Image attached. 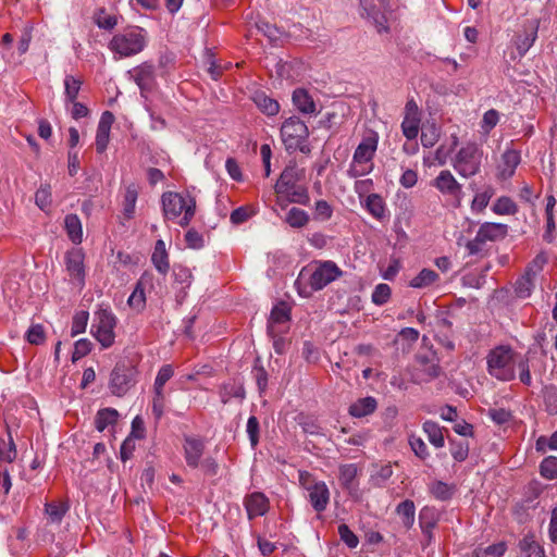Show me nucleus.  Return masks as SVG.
Here are the masks:
<instances>
[{"label":"nucleus","mask_w":557,"mask_h":557,"mask_svg":"<svg viewBox=\"0 0 557 557\" xmlns=\"http://www.w3.org/2000/svg\"><path fill=\"white\" fill-rule=\"evenodd\" d=\"M517 366L520 370V381L525 385H531L532 379L528 360L521 358L510 346H496L486 355L487 373L498 381H512L516 377Z\"/></svg>","instance_id":"obj_1"},{"label":"nucleus","mask_w":557,"mask_h":557,"mask_svg":"<svg viewBox=\"0 0 557 557\" xmlns=\"http://www.w3.org/2000/svg\"><path fill=\"white\" fill-rule=\"evenodd\" d=\"M379 138V134L372 129L364 133L361 141L355 149L352 161L348 169L350 177H360L373 170L372 161L377 150Z\"/></svg>","instance_id":"obj_2"},{"label":"nucleus","mask_w":557,"mask_h":557,"mask_svg":"<svg viewBox=\"0 0 557 557\" xmlns=\"http://www.w3.org/2000/svg\"><path fill=\"white\" fill-rule=\"evenodd\" d=\"M164 218L177 220L181 226H187L195 215L196 201L188 194L164 193L161 197Z\"/></svg>","instance_id":"obj_3"},{"label":"nucleus","mask_w":557,"mask_h":557,"mask_svg":"<svg viewBox=\"0 0 557 557\" xmlns=\"http://www.w3.org/2000/svg\"><path fill=\"white\" fill-rule=\"evenodd\" d=\"M147 46V33L138 26H131L115 34L109 49L119 58H129L140 53Z\"/></svg>","instance_id":"obj_4"},{"label":"nucleus","mask_w":557,"mask_h":557,"mask_svg":"<svg viewBox=\"0 0 557 557\" xmlns=\"http://www.w3.org/2000/svg\"><path fill=\"white\" fill-rule=\"evenodd\" d=\"M483 150L474 143L462 146L451 159L454 170L463 178H469L481 170Z\"/></svg>","instance_id":"obj_5"},{"label":"nucleus","mask_w":557,"mask_h":557,"mask_svg":"<svg viewBox=\"0 0 557 557\" xmlns=\"http://www.w3.org/2000/svg\"><path fill=\"white\" fill-rule=\"evenodd\" d=\"M343 271L333 261L317 262L312 269H302L297 283L306 280L312 290H321L342 276Z\"/></svg>","instance_id":"obj_6"},{"label":"nucleus","mask_w":557,"mask_h":557,"mask_svg":"<svg viewBox=\"0 0 557 557\" xmlns=\"http://www.w3.org/2000/svg\"><path fill=\"white\" fill-rule=\"evenodd\" d=\"M116 323V317L110 309L100 307L95 311L90 333L102 348L114 344Z\"/></svg>","instance_id":"obj_7"},{"label":"nucleus","mask_w":557,"mask_h":557,"mask_svg":"<svg viewBox=\"0 0 557 557\" xmlns=\"http://www.w3.org/2000/svg\"><path fill=\"white\" fill-rule=\"evenodd\" d=\"M281 137L287 150L305 151V144L309 137L308 126L298 116L286 119L281 126Z\"/></svg>","instance_id":"obj_8"},{"label":"nucleus","mask_w":557,"mask_h":557,"mask_svg":"<svg viewBox=\"0 0 557 557\" xmlns=\"http://www.w3.org/2000/svg\"><path fill=\"white\" fill-rule=\"evenodd\" d=\"M431 185L446 199L450 207L455 209L461 207L463 199L462 185L449 170H442Z\"/></svg>","instance_id":"obj_9"},{"label":"nucleus","mask_w":557,"mask_h":557,"mask_svg":"<svg viewBox=\"0 0 557 557\" xmlns=\"http://www.w3.org/2000/svg\"><path fill=\"white\" fill-rule=\"evenodd\" d=\"M299 481L301 486L307 491V498L314 511L318 513L323 512L331 497L330 490L325 482L311 480V475L308 472H300Z\"/></svg>","instance_id":"obj_10"},{"label":"nucleus","mask_w":557,"mask_h":557,"mask_svg":"<svg viewBox=\"0 0 557 557\" xmlns=\"http://www.w3.org/2000/svg\"><path fill=\"white\" fill-rule=\"evenodd\" d=\"M65 271L70 283L82 289L85 285V253L81 248H72L64 255Z\"/></svg>","instance_id":"obj_11"},{"label":"nucleus","mask_w":557,"mask_h":557,"mask_svg":"<svg viewBox=\"0 0 557 557\" xmlns=\"http://www.w3.org/2000/svg\"><path fill=\"white\" fill-rule=\"evenodd\" d=\"M135 376V368L122 363L116 364L111 372L109 384L112 394L119 397L124 396L134 386L136 382Z\"/></svg>","instance_id":"obj_12"},{"label":"nucleus","mask_w":557,"mask_h":557,"mask_svg":"<svg viewBox=\"0 0 557 557\" xmlns=\"http://www.w3.org/2000/svg\"><path fill=\"white\" fill-rule=\"evenodd\" d=\"M421 112L417 102L410 99L406 102L405 114L401 122V132L408 140L416 139L419 134Z\"/></svg>","instance_id":"obj_13"},{"label":"nucleus","mask_w":557,"mask_h":557,"mask_svg":"<svg viewBox=\"0 0 557 557\" xmlns=\"http://www.w3.org/2000/svg\"><path fill=\"white\" fill-rule=\"evenodd\" d=\"M290 319V308L286 302L275 305L271 311L268 333L272 337H276L287 329V323Z\"/></svg>","instance_id":"obj_14"},{"label":"nucleus","mask_w":557,"mask_h":557,"mask_svg":"<svg viewBox=\"0 0 557 557\" xmlns=\"http://www.w3.org/2000/svg\"><path fill=\"white\" fill-rule=\"evenodd\" d=\"M141 94L152 90L156 84V71L151 63L145 62L128 72Z\"/></svg>","instance_id":"obj_15"},{"label":"nucleus","mask_w":557,"mask_h":557,"mask_svg":"<svg viewBox=\"0 0 557 557\" xmlns=\"http://www.w3.org/2000/svg\"><path fill=\"white\" fill-rule=\"evenodd\" d=\"M359 469L355 463H346L339 467L338 480L341 486L354 498H359Z\"/></svg>","instance_id":"obj_16"},{"label":"nucleus","mask_w":557,"mask_h":557,"mask_svg":"<svg viewBox=\"0 0 557 557\" xmlns=\"http://www.w3.org/2000/svg\"><path fill=\"white\" fill-rule=\"evenodd\" d=\"M304 173L296 164L287 165L281 173L277 182L274 185V190L277 195L289 194L295 188L298 181L301 180Z\"/></svg>","instance_id":"obj_17"},{"label":"nucleus","mask_w":557,"mask_h":557,"mask_svg":"<svg viewBox=\"0 0 557 557\" xmlns=\"http://www.w3.org/2000/svg\"><path fill=\"white\" fill-rule=\"evenodd\" d=\"M244 506L247 511L248 519L252 520L257 517L264 516L270 507L268 497L261 492H253L244 499Z\"/></svg>","instance_id":"obj_18"},{"label":"nucleus","mask_w":557,"mask_h":557,"mask_svg":"<svg viewBox=\"0 0 557 557\" xmlns=\"http://www.w3.org/2000/svg\"><path fill=\"white\" fill-rule=\"evenodd\" d=\"M521 161L520 152L516 149H506L497 165V177L502 181L510 178Z\"/></svg>","instance_id":"obj_19"},{"label":"nucleus","mask_w":557,"mask_h":557,"mask_svg":"<svg viewBox=\"0 0 557 557\" xmlns=\"http://www.w3.org/2000/svg\"><path fill=\"white\" fill-rule=\"evenodd\" d=\"M114 122V115L110 111H104L98 123L96 134V150L98 153L106 151L110 141V131Z\"/></svg>","instance_id":"obj_20"},{"label":"nucleus","mask_w":557,"mask_h":557,"mask_svg":"<svg viewBox=\"0 0 557 557\" xmlns=\"http://www.w3.org/2000/svg\"><path fill=\"white\" fill-rule=\"evenodd\" d=\"M183 448L187 466L190 468H197L203 454V442L196 437L185 436Z\"/></svg>","instance_id":"obj_21"},{"label":"nucleus","mask_w":557,"mask_h":557,"mask_svg":"<svg viewBox=\"0 0 557 557\" xmlns=\"http://www.w3.org/2000/svg\"><path fill=\"white\" fill-rule=\"evenodd\" d=\"M476 234L485 244L487 242H496L507 236L508 225L503 223L485 222L480 225Z\"/></svg>","instance_id":"obj_22"},{"label":"nucleus","mask_w":557,"mask_h":557,"mask_svg":"<svg viewBox=\"0 0 557 557\" xmlns=\"http://www.w3.org/2000/svg\"><path fill=\"white\" fill-rule=\"evenodd\" d=\"M440 281L437 272L424 268L409 281L408 286L414 289H430L437 286Z\"/></svg>","instance_id":"obj_23"},{"label":"nucleus","mask_w":557,"mask_h":557,"mask_svg":"<svg viewBox=\"0 0 557 557\" xmlns=\"http://www.w3.org/2000/svg\"><path fill=\"white\" fill-rule=\"evenodd\" d=\"M494 195L495 188L490 184L484 185L474 194L470 205L471 211L475 214L483 213Z\"/></svg>","instance_id":"obj_24"},{"label":"nucleus","mask_w":557,"mask_h":557,"mask_svg":"<svg viewBox=\"0 0 557 557\" xmlns=\"http://www.w3.org/2000/svg\"><path fill=\"white\" fill-rule=\"evenodd\" d=\"M519 549L518 557H545L543 546L536 541L533 534H527L519 542Z\"/></svg>","instance_id":"obj_25"},{"label":"nucleus","mask_w":557,"mask_h":557,"mask_svg":"<svg viewBox=\"0 0 557 557\" xmlns=\"http://www.w3.org/2000/svg\"><path fill=\"white\" fill-rule=\"evenodd\" d=\"M293 103L304 114H315L317 106L309 92L304 88L294 90Z\"/></svg>","instance_id":"obj_26"},{"label":"nucleus","mask_w":557,"mask_h":557,"mask_svg":"<svg viewBox=\"0 0 557 557\" xmlns=\"http://www.w3.org/2000/svg\"><path fill=\"white\" fill-rule=\"evenodd\" d=\"M361 203L374 219L383 220L386 216V205L381 195L369 194Z\"/></svg>","instance_id":"obj_27"},{"label":"nucleus","mask_w":557,"mask_h":557,"mask_svg":"<svg viewBox=\"0 0 557 557\" xmlns=\"http://www.w3.org/2000/svg\"><path fill=\"white\" fill-rule=\"evenodd\" d=\"M556 206V198L553 195L547 196L546 198V208H545V215H546V226L545 232L543 234V239L546 243H553L555 239V230H556V223L554 218V208Z\"/></svg>","instance_id":"obj_28"},{"label":"nucleus","mask_w":557,"mask_h":557,"mask_svg":"<svg viewBox=\"0 0 557 557\" xmlns=\"http://www.w3.org/2000/svg\"><path fill=\"white\" fill-rule=\"evenodd\" d=\"M376 407V399L374 397L368 396L364 398H360L354 404H351L349 407V413L355 418H362L373 413Z\"/></svg>","instance_id":"obj_29"},{"label":"nucleus","mask_w":557,"mask_h":557,"mask_svg":"<svg viewBox=\"0 0 557 557\" xmlns=\"http://www.w3.org/2000/svg\"><path fill=\"white\" fill-rule=\"evenodd\" d=\"M252 100L258 109L269 116H274L280 112L278 102L263 91L256 92Z\"/></svg>","instance_id":"obj_30"},{"label":"nucleus","mask_w":557,"mask_h":557,"mask_svg":"<svg viewBox=\"0 0 557 557\" xmlns=\"http://www.w3.org/2000/svg\"><path fill=\"white\" fill-rule=\"evenodd\" d=\"M138 198V186L134 183L129 184L125 188L123 198V216L126 220L134 218L136 201Z\"/></svg>","instance_id":"obj_31"},{"label":"nucleus","mask_w":557,"mask_h":557,"mask_svg":"<svg viewBox=\"0 0 557 557\" xmlns=\"http://www.w3.org/2000/svg\"><path fill=\"white\" fill-rule=\"evenodd\" d=\"M429 492L435 499L446 502L454 496L456 486L437 480L429 485Z\"/></svg>","instance_id":"obj_32"},{"label":"nucleus","mask_w":557,"mask_h":557,"mask_svg":"<svg viewBox=\"0 0 557 557\" xmlns=\"http://www.w3.org/2000/svg\"><path fill=\"white\" fill-rule=\"evenodd\" d=\"M423 432L426 434L429 442L435 448H442L445 445V438L443 434V428L436 422L428 420L422 425Z\"/></svg>","instance_id":"obj_33"},{"label":"nucleus","mask_w":557,"mask_h":557,"mask_svg":"<svg viewBox=\"0 0 557 557\" xmlns=\"http://www.w3.org/2000/svg\"><path fill=\"white\" fill-rule=\"evenodd\" d=\"M537 22L533 21L529 24L525 34L517 38L516 47L520 54H524L533 46L537 37Z\"/></svg>","instance_id":"obj_34"},{"label":"nucleus","mask_w":557,"mask_h":557,"mask_svg":"<svg viewBox=\"0 0 557 557\" xmlns=\"http://www.w3.org/2000/svg\"><path fill=\"white\" fill-rule=\"evenodd\" d=\"M396 513L400 517L405 528L410 529L414 523L416 506L410 499H406L397 505Z\"/></svg>","instance_id":"obj_35"},{"label":"nucleus","mask_w":557,"mask_h":557,"mask_svg":"<svg viewBox=\"0 0 557 557\" xmlns=\"http://www.w3.org/2000/svg\"><path fill=\"white\" fill-rule=\"evenodd\" d=\"M64 224L69 238L74 244H79L83 239V230L79 218L76 214H67L64 219Z\"/></svg>","instance_id":"obj_36"},{"label":"nucleus","mask_w":557,"mask_h":557,"mask_svg":"<svg viewBox=\"0 0 557 557\" xmlns=\"http://www.w3.org/2000/svg\"><path fill=\"white\" fill-rule=\"evenodd\" d=\"M284 221L293 228H302L309 223L310 216L305 210L293 207L286 213Z\"/></svg>","instance_id":"obj_37"},{"label":"nucleus","mask_w":557,"mask_h":557,"mask_svg":"<svg viewBox=\"0 0 557 557\" xmlns=\"http://www.w3.org/2000/svg\"><path fill=\"white\" fill-rule=\"evenodd\" d=\"M220 397L223 404H227L232 398L244 399V386L236 382L225 383L220 388Z\"/></svg>","instance_id":"obj_38"},{"label":"nucleus","mask_w":557,"mask_h":557,"mask_svg":"<svg viewBox=\"0 0 557 557\" xmlns=\"http://www.w3.org/2000/svg\"><path fill=\"white\" fill-rule=\"evenodd\" d=\"M492 211L498 215H513L518 212V206L511 198L502 196L493 203Z\"/></svg>","instance_id":"obj_39"},{"label":"nucleus","mask_w":557,"mask_h":557,"mask_svg":"<svg viewBox=\"0 0 557 557\" xmlns=\"http://www.w3.org/2000/svg\"><path fill=\"white\" fill-rule=\"evenodd\" d=\"M146 280V275H143L140 280L137 282L133 293L128 297L127 304L131 308L136 310L144 309L146 305V296H145V288H144V282Z\"/></svg>","instance_id":"obj_40"},{"label":"nucleus","mask_w":557,"mask_h":557,"mask_svg":"<svg viewBox=\"0 0 557 557\" xmlns=\"http://www.w3.org/2000/svg\"><path fill=\"white\" fill-rule=\"evenodd\" d=\"M117 419V411L112 408H104L98 411L95 419V426L99 432L104 431V429L111 424H114Z\"/></svg>","instance_id":"obj_41"},{"label":"nucleus","mask_w":557,"mask_h":557,"mask_svg":"<svg viewBox=\"0 0 557 557\" xmlns=\"http://www.w3.org/2000/svg\"><path fill=\"white\" fill-rule=\"evenodd\" d=\"M17 450L15 443L9 433L8 440L0 437V462L11 463L16 459Z\"/></svg>","instance_id":"obj_42"},{"label":"nucleus","mask_w":557,"mask_h":557,"mask_svg":"<svg viewBox=\"0 0 557 557\" xmlns=\"http://www.w3.org/2000/svg\"><path fill=\"white\" fill-rule=\"evenodd\" d=\"M534 275L524 272V274L516 282V294L521 298H527L531 295L535 286Z\"/></svg>","instance_id":"obj_43"},{"label":"nucleus","mask_w":557,"mask_h":557,"mask_svg":"<svg viewBox=\"0 0 557 557\" xmlns=\"http://www.w3.org/2000/svg\"><path fill=\"white\" fill-rule=\"evenodd\" d=\"M94 22L99 28L111 30L117 25L115 15L110 14L106 9H98L94 14Z\"/></svg>","instance_id":"obj_44"},{"label":"nucleus","mask_w":557,"mask_h":557,"mask_svg":"<svg viewBox=\"0 0 557 557\" xmlns=\"http://www.w3.org/2000/svg\"><path fill=\"white\" fill-rule=\"evenodd\" d=\"M83 82L73 76L66 75L64 78V95L66 102H74L76 100L78 92L81 90Z\"/></svg>","instance_id":"obj_45"},{"label":"nucleus","mask_w":557,"mask_h":557,"mask_svg":"<svg viewBox=\"0 0 557 557\" xmlns=\"http://www.w3.org/2000/svg\"><path fill=\"white\" fill-rule=\"evenodd\" d=\"M35 203L42 210L48 211L52 203L51 187L49 184L41 185L35 193Z\"/></svg>","instance_id":"obj_46"},{"label":"nucleus","mask_w":557,"mask_h":557,"mask_svg":"<svg viewBox=\"0 0 557 557\" xmlns=\"http://www.w3.org/2000/svg\"><path fill=\"white\" fill-rule=\"evenodd\" d=\"M257 208L251 205L242 206L235 209L230 216V220L233 224H242L246 222L251 216L256 215Z\"/></svg>","instance_id":"obj_47"},{"label":"nucleus","mask_w":557,"mask_h":557,"mask_svg":"<svg viewBox=\"0 0 557 557\" xmlns=\"http://www.w3.org/2000/svg\"><path fill=\"white\" fill-rule=\"evenodd\" d=\"M89 313L85 310L77 311L72 320L71 336L75 337L86 331Z\"/></svg>","instance_id":"obj_48"},{"label":"nucleus","mask_w":557,"mask_h":557,"mask_svg":"<svg viewBox=\"0 0 557 557\" xmlns=\"http://www.w3.org/2000/svg\"><path fill=\"white\" fill-rule=\"evenodd\" d=\"M540 473L547 480L557 478V457L548 456L540 465Z\"/></svg>","instance_id":"obj_49"},{"label":"nucleus","mask_w":557,"mask_h":557,"mask_svg":"<svg viewBox=\"0 0 557 557\" xmlns=\"http://www.w3.org/2000/svg\"><path fill=\"white\" fill-rule=\"evenodd\" d=\"M69 507L62 503L46 504V513L53 523H59L67 511Z\"/></svg>","instance_id":"obj_50"},{"label":"nucleus","mask_w":557,"mask_h":557,"mask_svg":"<svg viewBox=\"0 0 557 557\" xmlns=\"http://www.w3.org/2000/svg\"><path fill=\"white\" fill-rule=\"evenodd\" d=\"M165 403L166 399L163 388L153 387L152 413L156 419H160L163 416Z\"/></svg>","instance_id":"obj_51"},{"label":"nucleus","mask_w":557,"mask_h":557,"mask_svg":"<svg viewBox=\"0 0 557 557\" xmlns=\"http://www.w3.org/2000/svg\"><path fill=\"white\" fill-rule=\"evenodd\" d=\"M288 196V201L308 206L310 203V196L308 193V189L304 186H295L289 194H286Z\"/></svg>","instance_id":"obj_52"},{"label":"nucleus","mask_w":557,"mask_h":557,"mask_svg":"<svg viewBox=\"0 0 557 557\" xmlns=\"http://www.w3.org/2000/svg\"><path fill=\"white\" fill-rule=\"evenodd\" d=\"M409 445L414 455L421 460H425L430 456L428 446L425 445L424 441L421 437L410 435Z\"/></svg>","instance_id":"obj_53"},{"label":"nucleus","mask_w":557,"mask_h":557,"mask_svg":"<svg viewBox=\"0 0 557 557\" xmlns=\"http://www.w3.org/2000/svg\"><path fill=\"white\" fill-rule=\"evenodd\" d=\"M392 289L387 284L381 283L372 293V301L377 306L386 304L391 298Z\"/></svg>","instance_id":"obj_54"},{"label":"nucleus","mask_w":557,"mask_h":557,"mask_svg":"<svg viewBox=\"0 0 557 557\" xmlns=\"http://www.w3.org/2000/svg\"><path fill=\"white\" fill-rule=\"evenodd\" d=\"M499 113L495 109L487 110L482 117L481 128L485 134H488L498 123Z\"/></svg>","instance_id":"obj_55"},{"label":"nucleus","mask_w":557,"mask_h":557,"mask_svg":"<svg viewBox=\"0 0 557 557\" xmlns=\"http://www.w3.org/2000/svg\"><path fill=\"white\" fill-rule=\"evenodd\" d=\"M45 329L41 324H34L26 332V339L29 344L40 345L45 342Z\"/></svg>","instance_id":"obj_56"},{"label":"nucleus","mask_w":557,"mask_h":557,"mask_svg":"<svg viewBox=\"0 0 557 557\" xmlns=\"http://www.w3.org/2000/svg\"><path fill=\"white\" fill-rule=\"evenodd\" d=\"M450 454L453 458L462 462L468 458L469 455V445L465 442H450Z\"/></svg>","instance_id":"obj_57"},{"label":"nucleus","mask_w":557,"mask_h":557,"mask_svg":"<svg viewBox=\"0 0 557 557\" xmlns=\"http://www.w3.org/2000/svg\"><path fill=\"white\" fill-rule=\"evenodd\" d=\"M92 347V343L88 338H81L74 344L72 360L77 361L87 356Z\"/></svg>","instance_id":"obj_58"},{"label":"nucleus","mask_w":557,"mask_h":557,"mask_svg":"<svg viewBox=\"0 0 557 557\" xmlns=\"http://www.w3.org/2000/svg\"><path fill=\"white\" fill-rule=\"evenodd\" d=\"M333 215V208L326 200H318L314 205V218L321 221H327Z\"/></svg>","instance_id":"obj_59"},{"label":"nucleus","mask_w":557,"mask_h":557,"mask_svg":"<svg viewBox=\"0 0 557 557\" xmlns=\"http://www.w3.org/2000/svg\"><path fill=\"white\" fill-rule=\"evenodd\" d=\"M151 261L157 271L165 275L170 270L168 252H152Z\"/></svg>","instance_id":"obj_60"},{"label":"nucleus","mask_w":557,"mask_h":557,"mask_svg":"<svg viewBox=\"0 0 557 557\" xmlns=\"http://www.w3.org/2000/svg\"><path fill=\"white\" fill-rule=\"evenodd\" d=\"M338 534L341 540L349 547L356 548L359 544L357 535L349 529L347 524H341L338 527Z\"/></svg>","instance_id":"obj_61"},{"label":"nucleus","mask_w":557,"mask_h":557,"mask_svg":"<svg viewBox=\"0 0 557 557\" xmlns=\"http://www.w3.org/2000/svg\"><path fill=\"white\" fill-rule=\"evenodd\" d=\"M368 21H370L373 24L379 34H388L391 30L388 20L386 15L381 11L376 12Z\"/></svg>","instance_id":"obj_62"},{"label":"nucleus","mask_w":557,"mask_h":557,"mask_svg":"<svg viewBox=\"0 0 557 557\" xmlns=\"http://www.w3.org/2000/svg\"><path fill=\"white\" fill-rule=\"evenodd\" d=\"M548 258L545 252H540L534 259L528 264L525 272L536 276L546 264Z\"/></svg>","instance_id":"obj_63"},{"label":"nucleus","mask_w":557,"mask_h":557,"mask_svg":"<svg viewBox=\"0 0 557 557\" xmlns=\"http://www.w3.org/2000/svg\"><path fill=\"white\" fill-rule=\"evenodd\" d=\"M185 242L188 248L200 249L203 247V236L194 228H190L185 234Z\"/></svg>","instance_id":"obj_64"}]
</instances>
